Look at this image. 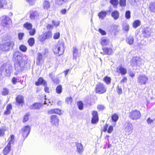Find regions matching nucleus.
Returning <instances> with one entry per match:
<instances>
[{"label": "nucleus", "instance_id": "nucleus-1", "mask_svg": "<svg viewBox=\"0 0 155 155\" xmlns=\"http://www.w3.org/2000/svg\"><path fill=\"white\" fill-rule=\"evenodd\" d=\"M28 58L24 59L22 55L19 51H15L13 53L12 59L15 61L14 64L15 70L18 72H20L30 68V64L28 62Z\"/></svg>", "mask_w": 155, "mask_h": 155}, {"label": "nucleus", "instance_id": "nucleus-2", "mask_svg": "<svg viewBox=\"0 0 155 155\" xmlns=\"http://www.w3.org/2000/svg\"><path fill=\"white\" fill-rule=\"evenodd\" d=\"M64 44L62 42H59L53 47V51L54 53L57 56L62 55L64 51Z\"/></svg>", "mask_w": 155, "mask_h": 155}, {"label": "nucleus", "instance_id": "nucleus-3", "mask_svg": "<svg viewBox=\"0 0 155 155\" xmlns=\"http://www.w3.org/2000/svg\"><path fill=\"white\" fill-rule=\"evenodd\" d=\"M12 65L9 63H4L0 68L1 71L7 77L9 76L12 70Z\"/></svg>", "mask_w": 155, "mask_h": 155}, {"label": "nucleus", "instance_id": "nucleus-4", "mask_svg": "<svg viewBox=\"0 0 155 155\" xmlns=\"http://www.w3.org/2000/svg\"><path fill=\"white\" fill-rule=\"evenodd\" d=\"M14 45L13 42L10 41L0 44V49L3 51H8L13 48Z\"/></svg>", "mask_w": 155, "mask_h": 155}, {"label": "nucleus", "instance_id": "nucleus-5", "mask_svg": "<svg viewBox=\"0 0 155 155\" xmlns=\"http://www.w3.org/2000/svg\"><path fill=\"white\" fill-rule=\"evenodd\" d=\"M107 87L105 85L101 82L98 83L96 85L95 91L96 93L99 94H102L106 92Z\"/></svg>", "mask_w": 155, "mask_h": 155}, {"label": "nucleus", "instance_id": "nucleus-6", "mask_svg": "<svg viewBox=\"0 0 155 155\" xmlns=\"http://www.w3.org/2000/svg\"><path fill=\"white\" fill-rule=\"evenodd\" d=\"M141 114L140 111L137 110H134L129 113V117L131 120H137L140 118Z\"/></svg>", "mask_w": 155, "mask_h": 155}, {"label": "nucleus", "instance_id": "nucleus-7", "mask_svg": "<svg viewBox=\"0 0 155 155\" xmlns=\"http://www.w3.org/2000/svg\"><path fill=\"white\" fill-rule=\"evenodd\" d=\"M148 81V77L144 74L139 75L137 78V82L140 85H145Z\"/></svg>", "mask_w": 155, "mask_h": 155}, {"label": "nucleus", "instance_id": "nucleus-8", "mask_svg": "<svg viewBox=\"0 0 155 155\" xmlns=\"http://www.w3.org/2000/svg\"><path fill=\"white\" fill-rule=\"evenodd\" d=\"M124 130L127 134L129 135L133 132V126L131 123L128 121H126L123 125Z\"/></svg>", "mask_w": 155, "mask_h": 155}, {"label": "nucleus", "instance_id": "nucleus-9", "mask_svg": "<svg viewBox=\"0 0 155 155\" xmlns=\"http://www.w3.org/2000/svg\"><path fill=\"white\" fill-rule=\"evenodd\" d=\"M52 36V32L48 31L40 35L38 37L39 40L41 42L44 41L45 40L49 39L51 38Z\"/></svg>", "mask_w": 155, "mask_h": 155}, {"label": "nucleus", "instance_id": "nucleus-10", "mask_svg": "<svg viewBox=\"0 0 155 155\" xmlns=\"http://www.w3.org/2000/svg\"><path fill=\"white\" fill-rule=\"evenodd\" d=\"M35 84L37 86H39L40 85L43 84L45 86L44 90L45 91L48 93L49 92V88L47 86L46 82L42 78H39L38 79V81L35 82Z\"/></svg>", "mask_w": 155, "mask_h": 155}, {"label": "nucleus", "instance_id": "nucleus-11", "mask_svg": "<svg viewBox=\"0 0 155 155\" xmlns=\"http://www.w3.org/2000/svg\"><path fill=\"white\" fill-rule=\"evenodd\" d=\"M31 130L30 127L29 125H26L23 127L21 131L24 139V140L29 134Z\"/></svg>", "mask_w": 155, "mask_h": 155}, {"label": "nucleus", "instance_id": "nucleus-12", "mask_svg": "<svg viewBox=\"0 0 155 155\" xmlns=\"http://www.w3.org/2000/svg\"><path fill=\"white\" fill-rule=\"evenodd\" d=\"M141 59L138 57H136L133 58L131 60V65L133 66H140L141 64Z\"/></svg>", "mask_w": 155, "mask_h": 155}, {"label": "nucleus", "instance_id": "nucleus-13", "mask_svg": "<svg viewBox=\"0 0 155 155\" xmlns=\"http://www.w3.org/2000/svg\"><path fill=\"white\" fill-rule=\"evenodd\" d=\"M11 21L10 18L7 16H3L2 18L1 25L4 27L8 25Z\"/></svg>", "mask_w": 155, "mask_h": 155}, {"label": "nucleus", "instance_id": "nucleus-14", "mask_svg": "<svg viewBox=\"0 0 155 155\" xmlns=\"http://www.w3.org/2000/svg\"><path fill=\"white\" fill-rule=\"evenodd\" d=\"M151 33V29L149 27L144 28L142 31V35L144 38H147L149 37Z\"/></svg>", "mask_w": 155, "mask_h": 155}, {"label": "nucleus", "instance_id": "nucleus-15", "mask_svg": "<svg viewBox=\"0 0 155 155\" xmlns=\"http://www.w3.org/2000/svg\"><path fill=\"white\" fill-rule=\"evenodd\" d=\"M50 121L53 125L58 126V125L59 120L57 116L54 115L51 117Z\"/></svg>", "mask_w": 155, "mask_h": 155}, {"label": "nucleus", "instance_id": "nucleus-16", "mask_svg": "<svg viewBox=\"0 0 155 155\" xmlns=\"http://www.w3.org/2000/svg\"><path fill=\"white\" fill-rule=\"evenodd\" d=\"M42 15V14L38 11H32L30 14V17L31 19L35 20L36 18Z\"/></svg>", "mask_w": 155, "mask_h": 155}, {"label": "nucleus", "instance_id": "nucleus-17", "mask_svg": "<svg viewBox=\"0 0 155 155\" xmlns=\"http://www.w3.org/2000/svg\"><path fill=\"white\" fill-rule=\"evenodd\" d=\"M102 50H103V51L101 52V53L103 55H110L113 53L112 49L110 48L102 47Z\"/></svg>", "mask_w": 155, "mask_h": 155}, {"label": "nucleus", "instance_id": "nucleus-18", "mask_svg": "<svg viewBox=\"0 0 155 155\" xmlns=\"http://www.w3.org/2000/svg\"><path fill=\"white\" fill-rule=\"evenodd\" d=\"M73 59L76 60L77 58L80 56V53L78 52V50L76 47H74L73 48Z\"/></svg>", "mask_w": 155, "mask_h": 155}, {"label": "nucleus", "instance_id": "nucleus-19", "mask_svg": "<svg viewBox=\"0 0 155 155\" xmlns=\"http://www.w3.org/2000/svg\"><path fill=\"white\" fill-rule=\"evenodd\" d=\"M117 72L120 73L122 75H124L126 74L127 71L126 68H124L120 65L117 68Z\"/></svg>", "mask_w": 155, "mask_h": 155}, {"label": "nucleus", "instance_id": "nucleus-20", "mask_svg": "<svg viewBox=\"0 0 155 155\" xmlns=\"http://www.w3.org/2000/svg\"><path fill=\"white\" fill-rule=\"evenodd\" d=\"M42 105L41 103H35L32 105L30 106L29 108L31 109H38L41 107Z\"/></svg>", "mask_w": 155, "mask_h": 155}, {"label": "nucleus", "instance_id": "nucleus-21", "mask_svg": "<svg viewBox=\"0 0 155 155\" xmlns=\"http://www.w3.org/2000/svg\"><path fill=\"white\" fill-rule=\"evenodd\" d=\"M16 101L17 103L20 104L24 103V98L23 96L18 95L15 98Z\"/></svg>", "mask_w": 155, "mask_h": 155}, {"label": "nucleus", "instance_id": "nucleus-22", "mask_svg": "<svg viewBox=\"0 0 155 155\" xmlns=\"http://www.w3.org/2000/svg\"><path fill=\"white\" fill-rule=\"evenodd\" d=\"M134 41V38L133 35H130L127 37L126 38V41L127 43L129 45H133Z\"/></svg>", "mask_w": 155, "mask_h": 155}, {"label": "nucleus", "instance_id": "nucleus-23", "mask_svg": "<svg viewBox=\"0 0 155 155\" xmlns=\"http://www.w3.org/2000/svg\"><path fill=\"white\" fill-rule=\"evenodd\" d=\"M148 9L150 12L155 13V2H151L149 3Z\"/></svg>", "mask_w": 155, "mask_h": 155}, {"label": "nucleus", "instance_id": "nucleus-24", "mask_svg": "<svg viewBox=\"0 0 155 155\" xmlns=\"http://www.w3.org/2000/svg\"><path fill=\"white\" fill-rule=\"evenodd\" d=\"M11 145L8 144L3 150V153L4 155H7L8 154L11 150Z\"/></svg>", "mask_w": 155, "mask_h": 155}, {"label": "nucleus", "instance_id": "nucleus-25", "mask_svg": "<svg viewBox=\"0 0 155 155\" xmlns=\"http://www.w3.org/2000/svg\"><path fill=\"white\" fill-rule=\"evenodd\" d=\"M76 146L77 147V151L80 154H81L83 151V146L81 143H76Z\"/></svg>", "mask_w": 155, "mask_h": 155}, {"label": "nucleus", "instance_id": "nucleus-26", "mask_svg": "<svg viewBox=\"0 0 155 155\" xmlns=\"http://www.w3.org/2000/svg\"><path fill=\"white\" fill-rule=\"evenodd\" d=\"M111 15L115 20H116L119 17V13L117 10H115L112 12Z\"/></svg>", "mask_w": 155, "mask_h": 155}, {"label": "nucleus", "instance_id": "nucleus-27", "mask_svg": "<svg viewBox=\"0 0 155 155\" xmlns=\"http://www.w3.org/2000/svg\"><path fill=\"white\" fill-rule=\"evenodd\" d=\"M48 113L50 114L55 113L58 114H61V110L58 108L52 109L48 110Z\"/></svg>", "mask_w": 155, "mask_h": 155}, {"label": "nucleus", "instance_id": "nucleus-28", "mask_svg": "<svg viewBox=\"0 0 155 155\" xmlns=\"http://www.w3.org/2000/svg\"><path fill=\"white\" fill-rule=\"evenodd\" d=\"M6 110L4 112L5 115H8L11 113V110L12 109V106L11 104H9L6 107Z\"/></svg>", "mask_w": 155, "mask_h": 155}, {"label": "nucleus", "instance_id": "nucleus-29", "mask_svg": "<svg viewBox=\"0 0 155 155\" xmlns=\"http://www.w3.org/2000/svg\"><path fill=\"white\" fill-rule=\"evenodd\" d=\"M42 60V54L40 53H38V57L37 58L36 64L38 65H39L41 62Z\"/></svg>", "mask_w": 155, "mask_h": 155}, {"label": "nucleus", "instance_id": "nucleus-30", "mask_svg": "<svg viewBox=\"0 0 155 155\" xmlns=\"http://www.w3.org/2000/svg\"><path fill=\"white\" fill-rule=\"evenodd\" d=\"M108 43V39L106 37H103L101 39V44L102 46L107 45Z\"/></svg>", "mask_w": 155, "mask_h": 155}, {"label": "nucleus", "instance_id": "nucleus-31", "mask_svg": "<svg viewBox=\"0 0 155 155\" xmlns=\"http://www.w3.org/2000/svg\"><path fill=\"white\" fill-rule=\"evenodd\" d=\"M98 16L100 19L103 20L106 16V13L104 11H101L98 13Z\"/></svg>", "mask_w": 155, "mask_h": 155}, {"label": "nucleus", "instance_id": "nucleus-32", "mask_svg": "<svg viewBox=\"0 0 155 155\" xmlns=\"http://www.w3.org/2000/svg\"><path fill=\"white\" fill-rule=\"evenodd\" d=\"M49 77L51 78L53 81L54 83L58 84L59 83V80L57 78H55L54 75L52 73H51L49 74Z\"/></svg>", "mask_w": 155, "mask_h": 155}, {"label": "nucleus", "instance_id": "nucleus-33", "mask_svg": "<svg viewBox=\"0 0 155 155\" xmlns=\"http://www.w3.org/2000/svg\"><path fill=\"white\" fill-rule=\"evenodd\" d=\"M110 3L113 5V7L115 8H117V6L119 4L118 0H110Z\"/></svg>", "mask_w": 155, "mask_h": 155}, {"label": "nucleus", "instance_id": "nucleus-34", "mask_svg": "<svg viewBox=\"0 0 155 155\" xmlns=\"http://www.w3.org/2000/svg\"><path fill=\"white\" fill-rule=\"evenodd\" d=\"M111 79L107 76L104 77L103 78V81L107 85L110 84L111 83Z\"/></svg>", "mask_w": 155, "mask_h": 155}, {"label": "nucleus", "instance_id": "nucleus-35", "mask_svg": "<svg viewBox=\"0 0 155 155\" xmlns=\"http://www.w3.org/2000/svg\"><path fill=\"white\" fill-rule=\"evenodd\" d=\"M84 103L87 105H89L90 106H91L92 105L91 101V98L88 96L85 99Z\"/></svg>", "mask_w": 155, "mask_h": 155}, {"label": "nucleus", "instance_id": "nucleus-36", "mask_svg": "<svg viewBox=\"0 0 155 155\" xmlns=\"http://www.w3.org/2000/svg\"><path fill=\"white\" fill-rule=\"evenodd\" d=\"M6 130V127H2L0 128V137H3L5 134V132Z\"/></svg>", "mask_w": 155, "mask_h": 155}, {"label": "nucleus", "instance_id": "nucleus-37", "mask_svg": "<svg viewBox=\"0 0 155 155\" xmlns=\"http://www.w3.org/2000/svg\"><path fill=\"white\" fill-rule=\"evenodd\" d=\"M140 21L139 20H135L133 23V28H136L140 25Z\"/></svg>", "mask_w": 155, "mask_h": 155}, {"label": "nucleus", "instance_id": "nucleus-38", "mask_svg": "<svg viewBox=\"0 0 155 155\" xmlns=\"http://www.w3.org/2000/svg\"><path fill=\"white\" fill-rule=\"evenodd\" d=\"M24 27L28 30H30L32 29V25L30 23L27 22L24 24Z\"/></svg>", "mask_w": 155, "mask_h": 155}, {"label": "nucleus", "instance_id": "nucleus-39", "mask_svg": "<svg viewBox=\"0 0 155 155\" xmlns=\"http://www.w3.org/2000/svg\"><path fill=\"white\" fill-rule=\"evenodd\" d=\"M35 40L33 38H30L28 41V43L30 46H32L35 44Z\"/></svg>", "mask_w": 155, "mask_h": 155}, {"label": "nucleus", "instance_id": "nucleus-40", "mask_svg": "<svg viewBox=\"0 0 155 155\" xmlns=\"http://www.w3.org/2000/svg\"><path fill=\"white\" fill-rule=\"evenodd\" d=\"M119 119V116L116 114H114L111 116V119L114 122H116Z\"/></svg>", "mask_w": 155, "mask_h": 155}, {"label": "nucleus", "instance_id": "nucleus-41", "mask_svg": "<svg viewBox=\"0 0 155 155\" xmlns=\"http://www.w3.org/2000/svg\"><path fill=\"white\" fill-rule=\"evenodd\" d=\"M68 1L69 0H56L57 3L60 5H62Z\"/></svg>", "mask_w": 155, "mask_h": 155}, {"label": "nucleus", "instance_id": "nucleus-42", "mask_svg": "<svg viewBox=\"0 0 155 155\" xmlns=\"http://www.w3.org/2000/svg\"><path fill=\"white\" fill-rule=\"evenodd\" d=\"M119 4L122 7H125L126 5V0H119Z\"/></svg>", "mask_w": 155, "mask_h": 155}, {"label": "nucleus", "instance_id": "nucleus-43", "mask_svg": "<svg viewBox=\"0 0 155 155\" xmlns=\"http://www.w3.org/2000/svg\"><path fill=\"white\" fill-rule=\"evenodd\" d=\"M56 91L57 94H60L62 91V86L61 85H58L56 88Z\"/></svg>", "mask_w": 155, "mask_h": 155}, {"label": "nucleus", "instance_id": "nucleus-44", "mask_svg": "<svg viewBox=\"0 0 155 155\" xmlns=\"http://www.w3.org/2000/svg\"><path fill=\"white\" fill-rule=\"evenodd\" d=\"M49 2L47 1H45L43 4V6L44 9H47L50 7Z\"/></svg>", "mask_w": 155, "mask_h": 155}, {"label": "nucleus", "instance_id": "nucleus-45", "mask_svg": "<svg viewBox=\"0 0 155 155\" xmlns=\"http://www.w3.org/2000/svg\"><path fill=\"white\" fill-rule=\"evenodd\" d=\"M19 49L21 51L25 52L27 49V48L25 46L22 45L20 46Z\"/></svg>", "mask_w": 155, "mask_h": 155}, {"label": "nucleus", "instance_id": "nucleus-46", "mask_svg": "<svg viewBox=\"0 0 155 155\" xmlns=\"http://www.w3.org/2000/svg\"><path fill=\"white\" fill-rule=\"evenodd\" d=\"M129 29V26L127 24H125L123 25L122 30L126 31H128Z\"/></svg>", "mask_w": 155, "mask_h": 155}, {"label": "nucleus", "instance_id": "nucleus-47", "mask_svg": "<svg viewBox=\"0 0 155 155\" xmlns=\"http://www.w3.org/2000/svg\"><path fill=\"white\" fill-rule=\"evenodd\" d=\"M77 105L79 109L82 110L83 108V103L81 101H79L77 102Z\"/></svg>", "mask_w": 155, "mask_h": 155}, {"label": "nucleus", "instance_id": "nucleus-48", "mask_svg": "<svg viewBox=\"0 0 155 155\" xmlns=\"http://www.w3.org/2000/svg\"><path fill=\"white\" fill-rule=\"evenodd\" d=\"M7 2L6 0H0V9L2 8L4 5H6Z\"/></svg>", "mask_w": 155, "mask_h": 155}, {"label": "nucleus", "instance_id": "nucleus-49", "mask_svg": "<svg viewBox=\"0 0 155 155\" xmlns=\"http://www.w3.org/2000/svg\"><path fill=\"white\" fill-rule=\"evenodd\" d=\"M131 13L129 10L126 11L125 13V17L127 19H129L130 18Z\"/></svg>", "mask_w": 155, "mask_h": 155}, {"label": "nucleus", "instance_id": "nucleus-50", "mask_svg": "<svg viewBox=\"0 0 155 155\" xmlns=\"http://www.w3.org/2000/svg\"><path fill=\"white\" fill-rule=\"evenodd\" d=\"M9 93V90L6 88H4L2 92V94L3 95H6Z\"/></svg>", "mask_w": 155, "mask_h": 155}, {"label": "nucleus", "instance_id": "nucleus-51", "mask_svg": "<svg viewBox=\"0 0 155 155\" xmlns=\"http://www.w3.org/2000/svg\"><path fill=\"white\" fill-rule=\"evenodd\" d=\"M118 94L120 95L122 94V91L121 87L119 86L118 85L117 86L116 88Z\"/></svg>", "mask_w": 155, "mask_h": 155}, {"label": "nucleus", "instance_id": "nucleus-52", "mask_svg": "<svg viewBox=\"0 0 155 155\" xmlns=\"http://www.w3.org/2000/svg\"><path fill=\"white\" fill-rule=\"evenodd\" d=\"M98 117H92L91 120V122L92 124H95L98 122Z\"/></svg>", "mask_w": 155, "mask_h": 155}, {"label": "nucleus", "instance_id": "nucleus-53", "mask_svg": "<svg viewBox=\"0 0 155 155\" xmlns=\"http://www.w3.org/2000/svg\"><path fill=\"white\" fill-rule=\"evenodd\" d=\"M119 26L117 25H114L113 26V31L114 32V33H116L118 32L120 30V29L119 28Z\"/></svg>", "mask_w": 155, "mask_h": 155}, {"label": "nucleus", "instance_id": "nucleus-54", "mask_svg": "<svg viewBox=\"0 0 155 155\" xmlns=\"http://www.w3.org/2000/svg\"><path fill=\"white\" fill-rule=\"evenodd\" d=\"M15 139V136L13 135H12L10 136V140L8 143V144L11 145V143H13L14 142V140Z\"/></svg>", "mask_w": 155, "mask_h": 155}, {"label": "nucleus", "instance_id": "nucleus-55", "mask_svg": "<svg viewBox=\"0 0 155 155\" xmlns=\"http://www.w3.org/2000/svg\"><path fill=\"white\" fill-rule=\"evenodd\" d=\"M72 101V98L71 97H67L65 99V102L67 104H71Z\"/></svg>", "mask_w": 155, "mask_h": 155}, {"label": "nucleus", "instance_id": "nucleus-56", "mask_svg": "<svg viewBox=\"0 0 155 155\" xmlns=\"http://www.w3.org/2000/svg\"><path fill=\"white\" fill-rule=\"evenodd\" d=\"M29 115V114H27L24 116L23 120V122H25L28 120Z\"/></svg>", "mask_w": 155, "mask_h": 155}, {"label": "nucleus", "instance_id": "nucleus-57", "mask_svg": "<svg viewBox=\"0 0 155 155\" xmlns=\"http://www.w3.org/2000/svg\"><path fill=\"white\" fill-rule=\"evenodd\" d=\"M30 30L29 31V33L30 35L31 36L34 35L36 32L35 29V28H33Z\"/></svg>", "mask_w": 155, "mask_h": 155}, {"label": "nucleus", "instance_id": "nucleus-58", "mask_svg": "<svg viewBox=\"0 0 155 155\" xmlns=\"http://www.w3.org/2000/svg\"><path fill=\"white\" fill-rule=\"evenodd\" d=\"M60 36V34L59 32H58L55 33L53 36V38L54 39H58Z\"/></svg>", "mask_w": 155, "mask_h": 155}, {"label": "nucleus", "instance_id": "nucleus-59", "mask_svg": "<svg viewBox=\"0 0 155 155\" xmlns=\"http://www.w3.org/2000/svg\"><path fill=\"white\" fill-rule=\"evenodd\" d=\"M26 1L30 5H32L35 4V0H26Z\"/></svg>", "mask_w": 155, "mask_h": 155}, {"label": "nucleus", "instance_id": "nucleus-60", "mask_svg": "<svg viewBox=\"0 0 155 155\" xmlns=\"http://www.w3.org/2000/svg\"><path fill=\"white\" fill-rule=\"evenodd\" d=\"M48 52V50L47 48H45L42 53V54L44 56H47Z\"/></svg>", "mask_w": 155, "mask_h": 155}, {"label": "nucleus", "instance_id": "nucleus-61", "mask_svg": "<svg viewBox=\"0 0 155 155\" xmlns=\"http://www.w3.org/2000/svg\"><path fill=\"white\" fill-rule=\"evenodd\" d=\"M92 117H98V113L97 111H93L92 112Z\"/></svg>", "mask_w": 155, "mask_h": 155}, {"label": "nucleus", "instance_id": "nucleus-62", "mask_svg": "<svg viewBox=\"0 0 155 155\" xmlns=\"http://www.w3.org/2000/svg\"><path fill=\"white\" fill-rule=\"evenodd\" d=\"M24 34L23 33H20L18 34V38L20 40H21L24 36Z\"/></svg>", "mask_w": 155, "mask_h": 155}, {"label": "nucleus", "instance_id": "nucleus-63", "mask_svg": "<svg viewBox=\"0 0 155 155\" xmlns=\"http://www.w3.org/2000/svg\"><path fill=\"white\" fill-rule=\"evenodd\" d=\"M98 31L102 35H105L106 34L105 31L101 28L99 29Z\"/></svg>", "mask_w": 155, "mask_h": 155}, {"label": "nucleus", "instance_id": "nucleus-64", "mask_svg": "<svg viewBox=\"0 0 155 155\" xmlns=\"http://www.w3.org/2000/svg\"><path fill=\"white\" fill-rule=\"evenodd\" d=\"M113 130V127L112 126H109V127L108 129L107 130V132L108 133H111Z\"/></svg>", "mask_w": 155, "mask_h": 155}]
</instances>
